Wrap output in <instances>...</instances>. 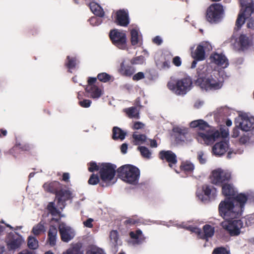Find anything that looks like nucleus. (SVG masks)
I'll return each mask as SVG.
<instances>
[{"label": "nucleus", "instance_id": "4", "mask_svg": "<svg viewBox=\"0 0 254 254\" xmlns=\"http://www.w3.org/2000/svg\"><path fill=\"white\" fill-rule=\"evenodd\" d=\"M117 172L119 177L123 181L133 185L138 183L140 170L136 167L127 164L119 167Z\"/></svg>", "mask_w": 254, "mask_h": 254}, {"label": "nucleus", "instance_id": "51", "mask_svg": "<svg viewBox=\"0 0 254 254\" xmlns=\"http://www.w3.org/2000/svg\"><path fill=\"white\" fill-rule=\"evenodd\" d=\"M100 18L101 17H97L96 16H93L91 17L88 21L91 25L93 26H98L103 22L102 20Z\"/></svg>", "mask_w": 254, "mask_h": 254}, {"label": "nucleus", "instance_id": "5", "mask_svg": "<svg viewBox=\"0 0 254 254\" xmlns=\"http://www.w3.org/2000/svg\"><path fill=\"white\" fill-rule=\"evenodd\" d=\"M192 85V79L188 75L176 80L169 81L167 83L168 88L178 95H185L191 89Z\"/></svg>", "mask_w": 254, "mask_h": 254}, {"label": "nucleus", "instance_id": "62", "mask_svg": "<svg viewBox=\"0 0 254 254\" xmlns=\"http://www.w3.org/2000/svg\"><path fill=\"white\" fill-rule=\"evenodd\" d=\"M93 219L92 218H88L85 221L83 222L84 225L86 227L91 228L93 227L92 222Z\"/></svg>", "mask_w": 254, "mask_h": 254}, {"label": "nucleus", "instance_id": "29", "mask_svg": "<svg viewBox=\"0 0 254 254\" xmlns=\"http://www.w3.org/2000/svg\"><path fill=\"white\" fill-rule=\"evenodd\" d=\"M88 6L91 11L97 16L103 17L104 16L105 12L102 7L97 3L92 1L89 3Z\"/></svg>", "mask_w": 254, "mask_h": 254}, {"label": "nucleus", "instance_id": "56", "mask_svg": "<svg viewBox=\"0 0 254 254\" xmlns=\"http://www.w3.org/2000/svg\"><path fill=\"white\" fill-rule=\"evenodd\" d=\"M145 75L143 72H138L135 74L132 77V80L134 81H138L144 78Z\"/></svg>", "mask_w": 254, "mask_h": 254}, {"label": "nucleus", "instance_id": "32", "mask_svg": "<svg viewBox=\"0 0 254 254\" xmlns=\"http://www.w3.org/2000/svg\"><path fill=\"white\" fill-rule=\"evenodd\" d=\"M112 138L116 140L121 139L123 140L125 139L127 135V132L122 130L121 128L118 127H114L112 129Z\"/></svg>", "mask_w": 254, "mask_h": 254}, {"label": "nucleus", "instance_id": "24", "mask_svg": "<svg viewBox=\"0 0 254 254\" xmlns=\"http://www.w3.org/2000/svg\"><path fill=\"white\" fill-rule=\"evenodd\" d=\"M210 58L212 63L219 66L226 67L229 64L227 59L222 54L215 53L210 56Z\"/></svg>", "mask_w": 254, "mask_h": 254}, {"label": "nucleus", "instance_id": "52", "mask_svg": "<svg viewBox=\"0 0 254 254\" xmlns=\"http://www.w3.org/2000/svg\"><path fill=\"white\" fill-rule=\"evenodd\" d=\"M188 230H190L193 233H195L197 234L198 237L200 239H202V231L201 230V229L195 227H189L187 228Z\"/></svg>", "mask_w": 254, "mask_h": 254}, {"label": "nucleus", "instance_id": "37", "mask_svg": "<svg viewBox=\"0 0 254 254\" xmlns=\"http://www.w3.org/2000/svg\"><path fill=\"white\" fill-rule=\"evenodd\" d=\"M125 112L130 118L139 119V112L135 107H131L125 110Z\"/></svg>", "mask_w": 254, "mask_h": 254}, {"label": "nucleus", "instance_id": "30", "mask_svg": "<svg viewBox=\"0 0 254 254\" xmlns=\"http://www.w3.org/2000/svg\"><path fill=\"white\" fill-rule=\"evenodd\" d=\"M58 230L55 226H51L48 232V241L51 246H54L56 244Z\"/></svg>", "mask_w": 254, "mask_h": 254}, {"label": "nucleus", "instance_id": "9", "mask_svg": "<svg viewBox=\"0 0 254 254\" xmlns=\"http://www.w3.org/2000/svg\"><path fill=\"white\" fill-rule=\"evenodd\" d=\"M74 197V194L71 189L64 185L55 197L59 209L63 210L66 205V202L71 201Z\"/></svg>", "mask_w": 254, "mask_h": 254}, {"label": "nucleus", "instance_id": "2", "mask_svg": "<svg viewBox=\"0 0 254 254\" xmlns=\"http://www.w3.org/2000/svg\"><path fill=\"white\" fill-rule=\"evenodd\" d=\"M198 128L199 130L196 134V138L202 144L210 145L221 136L220 132L210 127L207 122L200 120Z\"/></svg>", "mask_w": 254, "mask_h": 254}, {"label": "nucleus", "instance_id": "59", "mask_svg": "<svg viewBox=\"0 0 254 254\" xmlns=\"http://www.w3.org/2000/svg\"><path fill=\"white\" fill-rule=\"evenodd\" d=\"M97 80V78L96 77H89L87 82L88 85L86 86H96L95 83Z\"/></svg>", "mask_w": 254, "mask_h": 254}, {"label": "nucleus", "instance_id": "39", "mask_svg": "<svg viewBox=\"0 0 254 254\" xmlns=\"http://www.w3.org/2000/svg\"><path fill=\"white\" fill-rule=\"evenodd\" d=\"M76 65V59L74 57H70L69 56H67L65 65L68 69L69 72H70L69 70L74 69Z\"/></svg>", "mask_w": 254, "mask_h": 254}, {"label": "nucleus", "instance_id": "16", "mask_svg": "<svg viewBox=\"0 0 254 254\" xmlns=\"http://www.w3.org/2000/svg\"><path fill=\"white\" fill-rule=\"evenodd\" d=\"M115 23L121 26L127 27L129 23L128 14L124 9L118 10L116 13Z\"/></svg>", "mask_w": 254, "mask_h": 254}, {"label": "nucleus", "instance_id": "48", "mask_svg": "<svg viewBox=\"0 0 254 254\" xmlns=\"http://www.w3.org/2000/svg\"><path fill=\"white\" fill-rule=\"evenodd\" d=\"M88 183L89 184L91 185H95L98 183L100 184V179L99 176L97 174H92L90 176L88 181Z\"/></svg>", "mask_w": 254, "mask_h": 254}, {"label": "nucleus", "instance_id": "27", "mask_svg": "<svg viewBox=\"0 0 254 254\" xmlns=\"http://www.w3.org/2000/svg\"><path fill=\"white\" fill-rule=\"evenodd\" d=\"M85 90L89 96L93 99H98L102 95V90L97 86H86Z\"/></svg>", "mask_w": 254, "mask_h": 254}, {"label": "nucleus", "instance_id": "12", "mask_svg": "<svg viewBox=\"0 0 254 254\" xmlns=\"http://www.w3.org/2000/svg\"><path fill=\"white\" fill-rule=\"evenodd\" d=\"M240 5L245 7V12L248 15V28L254 30V2L253 0H240Z\"/></svg>", "mask_w": 254, "mask_h": 254}, {"label": "nucleus", "instance_id": "22", "mask_svg": "<svg viewBox=\"0 0 254 254\" xmlns=\"http://www.w3.org/2000/svg\"><path fill=\"white\" fill-rule=\"evenodd\" d=\"M23 240L21 237L10 236L7 241V246L9 250H15L20 247Z\"/></svg>", "mask_w": 254, "mask_h": 254}, {"label": "nucleus", "instance_id": "11", "mask_svg": "<svg viewBox=\"0 0 254 254\" xmlns=\"http://www.w3.org/2000/svg\"><path fill=\"white\" fill-rule=\"evenodd\" d=\"M110 38L112 43L120 49H126L127 36L125 33L118 29L112 30L109 34Z\"/></svg>", "mask_w": 254, "mask_h": 254}, {"label": "nucleus", "instance_id": "26", "mask_svg": "<svg viewBox=\"0 0 254 254\" xmlns=\"http://www.w3.org/2000/svg\"><path fill=\"white\" fill-rule=\"evenodd\" d=\"M205 44L206 43H202L198 45L195 51L191 52V57L194 60L202 61L205 59Z\"/></svg>", "mask_w": 254, "mask_h": 254}, {"label": "nucleus", "instance_id": "19", "mask_svg": "<svg viewBox=\"0 0 254 254\" xmlns=\"http://www.w3.org/2000/svg\"><path fill=\"white\" fill-rule=\"evenodd\" d=\"M63 187H64V185L58 181L46 183L43 186L44 190L46 192L54 194L56 196Z\"/></svg>", "mask_w": 254, "mask_h": 254}, {"label": "nucleus", "instance_id": "58", "mask_svg": "<svg viewBox=\"0 0 254 254\" xmlns=\"http://www.w3.org/2000/svg\"><path fill=\"white\" fill-rule=\"evenodd\" d=\"M173 63L176 66H180L182 64V60L180 57L176 56L173 59Z\"/></svg>", "mask_w": 254, "mask_h": 254}, {"label": "nucleus", "instance_id": "33", "mask_svg": "<svg viewBox=\"0 0 254 254\" xmlns=\"http://www.w3.org/2000/svg\"><path fill=\"white\" fill-rule=\"evenodd\" d=\"M137 133V132H134L132 135L134 145H138L144 143L148 144V143H146V135L143 134H138Z\"/></svg>", "mask_w": 254, "mask_h": 254}, {"label": "nucleus", "instance_id": "7", "mask_svg": "<svg viewBox=\"0 0 254 254\" xmlns=\"http://www.w3.org/2000/svg\"><path fill=\"white\" fill-rule=\"evenodd\" d=\"M223 14V6L220 3H213L206 10V19L209 23H217L221 21Z\"/></svg>", "mask_w": 254, "mask_h": 254}, {"label": "nucleus", "instance_id": "3", "mask_svg": "<svg viewBox=\"0 0 254 254\" xmlns=\"http://www.w3.org/2000/svg\"><path fill=\"white\" fill-rule=\"evenodd\" d=\"M197 79L195 80L196 85L205 90H214L221 87L220 83L212 75L207 76L204 67L199 66L196 71Z\"/></svg>", "mask_w": 254, "mask_h": 254}, {"label": "nucleus", "instance_id": "6", "mask_svg": "<svg viewBox=\"0 0 254 254\" xmlns=\"http://www.w3.org/2000/svg\"><path fill=\"white\" fill-rule=\"evenodd\" d=\"M116 165L110 163H102L100 164V169L99 172L101 182L100 186L102 187H107L111 185V181L113 180L116 175Z\"/></svg>", "mask_w": 254, "mask_h": 254}, {"label": "nucleus", "instance_id": "21", "mask_svg": "<svg viewBox=\"0 0 254 254\" xmlns=\"http://www.w3.org/2000/svg\"><path fill=\"white\" fill-rule=\"evenodd\" d=\"M228 142L222 141L217 142L212 147L213 153L218 156L224 155L228 150Z\"/></svg>", "mask_w": 254, "mask_h": 254}, {"label": "nucleus", "instance_id": "46", "mask_svg": "<svg viewBox=\"0 0 254 254\" xmlns=\"http://www.w3.org/2000/svg\"><path fill=\"white\" fill-rule=\"evenodd\" d=\"M100 164L97 165L95 162L91 161L88 163L87 165L88 166V170L90 172H94L95 171H100Z\"/></svg>", "mask_w": 254, "mask_h": 254}, {"label": "nucleus", "instance_id": "41", "mask_svg": "<svg viewBox=\"0 0 254 254\" xmlns=\"http://www.w3.org/2000/svg\"><path fill=\"white\" fill-rule=\"evenodd\" d=\"M129 236L131 238L133 239H139V242L144 240L145 238L142 235V232L140 229L136 230L135 232L131 231L129 233Z\"/></svg>", "mask_w": 254, "mask_h": 254}, {"label": "nucleus", "instance_id": "64", "mask_svg": "<svg viewBox=\"0 0 254 254\" xmlns=\"http://www.w3.org/2000/svg\"><path fill=\"white\" fill-rule=\"evenodd\" d=\"M200 122H202V121H200V120L192 121L190 123V127L192 128L198 127L199 125Z\"/></svg>", "mask_w": 254, "mask_h": 254}, {"label": "nucleus", "instance_id": "31", "mask_svg": "<svg viewBox=\"0 0 254 254\" xmlns=\"http://www.w3.org/2000/svg\"><path fill=\"white\" fill-rule=\"evenodd\" d=\"M214 232L215 228L214 227L209 224H205L203 227L202 239L207 241L209 238L213 237Z\"/></svg>", "mask_w": 254, "mask_h": 254}, {"label": "nucleus", "instance_id": "10", "mask_svg": "<svg viewBox=\"0 0 254 254\" xmlns=\"http://www.w3.org/2000/svg\"><path fill=\"white\" fill-rule=\"evenodd\" d=\"M221 226L231 236H235L240 234V230L243 226V223L240 219H229L222 222Z\"/></svg>", "mask_w": 254, "mask_h": 254}, {"label": "nucleus", "instance_id": "50", "mask_svg": "<svg viewBox=\"0 0 254 254\" xmlns=\"http://www.w3.org/2000/svg\"><path fill=\"white\" fill-rule=\"evenodd\" d=\"M86 254H105L103 250L97 247H91L86 251Z\"/></svg>", "mask_w": 254, "mask_h": 254}, {"label": "nucleus", "instance_id": "54", "mask_svg": "<svg viewBox=\"0 0 254 254\" xmlns=\"http://www.w3.org/2000/svg\"><path fill=\"white\" fill-rule=\"evenodd\" d=\"M91 101L89 99H83V100L79 101L78 104L83 108H88L91 104Z\"/></svg>", "mask_w": 254, "mask_h": 254}, {"label": "nucleus", "instance_id": "63", "mask_svg": "<svg viewBox=\"0 0 254 254\" xmlns=\"http://www.w3.org/2000/svg\"><path fill=\"white\" fill-rule=\"evenodd\" d=\"M152 41L154 44H155L157 45H160L163 42V41H162L161 38L159 36H157L155 37L153 39Z\"/></svg>", "mask_w": 254, "mask_h": 254}, {"label": "nucleus", "instance_id": "25", "mask_svg": "<svg viewBox=\"0 0 254 254\" xmlns=\"http://www.w3.org/2000/svg\"><path fill=\"white\" fill-rule=\"evenodd\" d=\"M238 44L241 51L247 50L253 45V38L246 34H242L239 37Z\"/></svg>", "mask_w": 254, "mask_h": 254}, {"label": "nucleus", "instance_id": "20", "mask_svg": "<svg viewBox=\"0 0 254 254\" xmlns=\"http://www.w3.org/2000/svg\"><path fill=\"white\" fill-rule=\"evenodd\" d=\"M222 193L226 197L225 199H230L232 200L236 197L237 191L235 190L233 185L226 183L222 187Z\"/></svg>", "mask_w": 254, "mask_h": 254}, {"label": "nucleus", "instance_id": "40", "mask_svg": "<svg viewBox=\"0 0 254 254\" xmlns=\"http://www.w3.org/2000/svg\"><path fill=\"white\" fill-rule=\"evenodd\" d=\"M110 239L111 243L116 248L119 244V234L117 230H112L110 233Z\"/></svg>", "mask_w": 254, "mask_h": 254}, {"label": "nucleus", "instance_id": "61", "mask_svg": "<svg viewBox=\"0 0 254 254\" xmlns=\"http://www.w3.org/2000/svg\"><path fill=\"white\" fill-rule=\"evenodd\" d=\"M204 194L207 196H209L211 192V189L208 186H203L202 188Z\"/></svg>", "mask_w": 254, "mask_h": 254}, {"label": "nucleus", "instance_id": "14", "mask_svg": "<svg viewBox=\"0 0 254 254\" xmlns=\"http://www.w3.org/2000/svg\"><path fill=\"white\" fill-rule=\"evenodd\" d=\"M59 230L61 240L64 242H68L74 237V233L72 229L64 223L59 225Z\"/></svg>", "mask_w": 254, "mask_h": 254}, {"label": "nucleus", "instance_id": "15", "mask_svg": "<svg viewBox=\"0 0 254 254\" xmlns=\"http://www.w3.org/2000/svg\"><path fill=\"white\" fill-rule=\"evenodd\" d=\"M241 122L237 125L242 130L248 131L254 128V118L244 114L241 117Z\"/></svg>", "mask_w": 254, "mask_h": 254}, {"label": "nucleus", "instance_id": "18", "mask_svg": "<svg viewBox=\"0 0 254 254\" xmlns=\"http://www.w3.org/2000/svg\"><path fill=\"white\" fill-rule=\"evenodd\" d=\"M119 71L123 76L130 77L134 74L135 69L133 64L124 61L121 64Z\"/></svg>", "mask_w": 254, "mask_h": 254}, {"label": "nucleus", "instance_id": "35", "mask_svg": "<svg viewBox=\"0 0 254 254\" xmlns=\"http://www.w3.org/2000/svg\"><path fill=\"white\" fill-rule=\"evenodd\" d=\"M82 245L80 243H76L68 249L63 254H83L81 251Z\"/></svg>", "mask_w": 254, "mask_h": 254}, {"label": "nucleus", "instance_id": "45", "mask_svg": "<svg viewBox=\"0 0 254 254\" xmlns=\"http://www.w3.org/2000/svg\"><path fill=\"white\" fill-rule=\"evenodd\" d=\"M145 61V59L144 56L141 55L134 58H133L129 61V63L131 64H142Z\"/></svg>", "mask_w": 254, "mask_h": 254}, {"label": "nucleus", "instance_id": "57", "mask_svg": "<svg viewBox=\"0 0 254 254\" xmlns=\"http://www.w3.org/2000/svg\"><path fill=\"white\" fill-rule=\"evenodd\" d=\"M250 137L247 135H244L239 139V143L241 144H245L246 143L249 141Z\"/></svg>", "mask_w": 254, "mask_h": 254}, {"label": "nucleus", "instance_id": "23", "mask_svg": "<svg viewBox=\"0 0 254 254\" xmlns=\"http://www.w3.org/2000/svg\"><path fill=\"white\" fill-rule=\"evenodd\" d=\"M175 140L177 143L184 142L187 140L188 130L186 128L176 127L173 129Z\"/></svg>", "mask_w": 254, "mask_h": 254}, {"label": "nucleus", "instance_id": "55", "mask_svg": "<svg viewBox=\"0 0 254 254\" xmlns=\"http://www.w3.org/2000/svg\"><path fill=\"white\" fill-rule=\"evenodd\" d=\"M137 222V221L134 218H127V219L124 222V223L127 226H130L135 224Z\"/></svg>", "mask_w": 254, "mask_h": 254}, {"label": "nucleus", "instance_id": "47", "mask_svg": "<svg viewBox=\"0 0 254 254\" xmlns=\"http://www.w3.org/2000/svg\"><path fill=\"white\" fill-rule=\"evenodd\" d=\"M212 254H231L230 251L223 247H219L215 248Z\"/></svg>", "mask_w": 254, "mask_h": 254}, {"label": "nucleus", "instance_id": "34", "mask_svg": "<svg viewBox=\"0 0 254 254\" xmlns=\"http://www.w3.org/2000/svg\"><path fill=\"white\" fill-rule=\"evenodd\" d=\"M241 11V12L239 14L236 21V26L238 29H240L245 23V20L248 18V15L245 12V7H242Z\"/></svg>", "mask_w": 254, "mask_h": 254}, {"label": "nucleus", "instance_id": "36", "mask_svg": "<svg viewBox=\"0 0 254 254\" xmlns=\"http://www.w3.org/2000/svg\"><path fill=\"white\" fill-rule=\"evenodd\" d=\"M47 209L49 213L53 216H60L61 214V211L56 207L54 201L49 202L47 206Z\"/></svg>", "mask_w": 254, "mask_h": 254}, {"label": "nucleus", "instance_id": "13", "mask_svg": "<svg viewBox=\"0 0 254 254\" xmlns=\"http://www.w3.org/2000/svg\"><path fill=\"white\" fill-rule=\"evenodd\" d=\"M158 157L160 159L168 163L171 168L174 169L178 162L176 154L171 150H161L159 152Z\"/></svg>", "mask_w": 254, "mask_h": 254}, {"label": "nucleus", "instance_id": "28", "mask_svg": "<svg viewBox=\"0 0 254 254\" xmlns=\"http://www.w3.org/2000/svg\"><path fill=\"white\" fill-rule=\"evenodd\" d=\"M194 169V165L189 161H182L180 166V172H183L187 175L192 174Z\"/></svg>", "mask_w": 254, "mask_h": 254}, {"label": "nucleus", "instance_id": "53", "mask_svg": "<svg viewBox=\"0 0 254 254\" xmlns=\"http://www.w3.org/2000/svg\"><path fill=\"white\" fill-rule=\"evenodd\" d=\"M188 230H190L193 233H195L197 234L198 237L200 239H202V231L201 230V229L195 227H189L187 228Z\"/></svg>", "mask_w": 254, "mask_h": 254}, {"label": "nucleus", "instance_id": "49", "mask_svg": "<svg viewBox=\"0 0 254 254\" xmlns=\"http://www.w3.org/2000/svg\"><path fill=\"white\" fill-rule=\"evenodd\" d=\"M111 76L106 72L99 73L97 75L98 80L103 82L109 81L111 79Z\"/></svg>", "mask_w": 254, "mask_h": 254}, {"label": "nucleus", "instance_id": "1", "mask_svg": "<svg viewBox=\"0 0 254 254\" xmlns=\"http://www.w3.org/2000/svg\"><path fill=\"white\" fill-rule=\"evenodd\" d=\"M235 199V197L232 200L225 199L219 203V214L224 219H233L242 215L243 211L239 203Z\"/></svg>", "mask_w": 254, "mask_h": 254}, {"label": "nucleus", "instance_id": "44", "mask_svg": "<svg viewBox=\"0 0 254 254\" xmlns=\"http://www.w3.org/2000/svg\"><path fill=\"white\" fill-rule=\"evenodd\" d=\"M131 39L130 41L131 45L133 46L136 45L138 43V33L137 30L132 29L130 31Z\"/></svg>", "mask_w": 254, "mask_h": 254}, {"label": "nucleus", "instance_id": "17", "mask_svg": "<svg viewBox=\"0 0 254 254\" xmlns=\"http://www.w3.org/2000/svg\"><path fill=\"white\" fill-rule=\"evenodd\" d=\"M235 200L239 203L243 211L247 201L254 203V193L251 192L247 194L240 193L236 195Z\"/></svg>", "mask_w": 254, "mask_h": 254}, {"label": "nucleus", "instance_id": "43", "mask_svg": "<svg viewBox=\"0 0 254 254\" xmlns=\"http://www.w3.org/2000/svg\"><path fill=\"white\" fill-rule=\"evenodd\" d=\"M137 150L140 151L143 157L147 159H150L151 158V152L147 147L145 146H138Z\"/></svg>", "mask_w": 254, "mask_h": 254}, {"label": "nucleus", "instance_id": "8", "mask_svg": "<svg viewBox=\"0 0 254 254\" xmlns=\"http://www.w3.org/2000/svg\"><path fill=\"white\" fill-rule=\"evenodd\" d=\"M231 179L230 172L218 168L212 171L210 175V180L212 184L222 187L226 183H228Z\"/></svg>", "mask_w": 254, "mask_h": 254}, {"label": "nucleus", "instance_id": "60", "mask_svg": "<svg viewBox=\"0 0 254 254\" xmlns=\"http://www.w3.org/2000/svg\"><path fill=\"white\" fill-rule=\"evenodd\" d=\"M144 125L140 122H136L134 123L133 126V129H139L143 128Z\"/></svg>", "mask_w": 254, "mask_h": 254}, {"label": "nucleus", "instance_id": "38", "mask_svg": "<svg viewBox=\"0 0 254 254\" xmlns=\"http://www.w3.org/2000/svg\"><path fill=\"white\" fill-rule=\"evenodd\" d=\"M45 231L44 223L41 221L33 227L32 232L34 235L38 236Z\"/></svg>", "mask_w": 254, "mask_h": 254}, {"label": "nucleus", "instance_id": "42", "mask_svg": "<svg viewBox=\"0 0 254 254\" xmlns=\"http://www.w3.org/2000/svg\"><path fill=\"white\" fill-rule=\"evenodd\" d=\"M27 244L30 249L35 250L38 247V241L34 237L29 236L28 237Z\"/></svg>", "mask_w": 254, "mask_h": 254}]
</instances>
